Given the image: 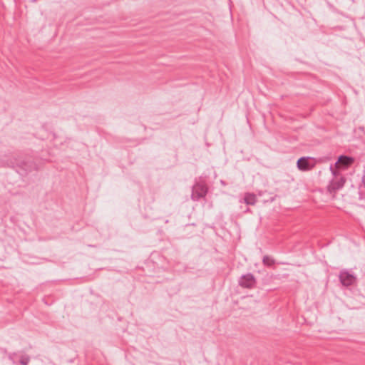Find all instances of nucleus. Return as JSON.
Returning a JSON list of instances; mask_svg holds the SVG:
<instances>
[{"instance_id":"nucleus-2","label":"nucleus","mask_w":365,"mask_h":365,"mask_svg":"<svg viewBox=\"0 0 365 365\" xmlns=\"http://www.w3.org/2000/svg\"><path fill=\"white\" fill-rule=\"evenodd\" d=\"M256 279L251 273L242 275L239 280L238 284L240 287L247 289H253L256 286Z\"/></svg>"},{"instance_id":"nucleus-4","label":"nucleus","mask_w":365,"mask_h":365,"mask_svg":"<svg viewBox=\"0 0 365 365\" xmlns=\"http://www.w3.org/2000/svg\"><path fill=\"white\" fill-rule=\"evenodd\" d=\"M339 277L341 283L346 287L352 285L356 280V277L354 274L346 270L341 271Z\"/></svg>"},{"instance_id":"nucleus-1","label":"nucleus","mask_w":365,"mask_h":365,"mask_svg":"<svg viewBox=\"0 0 365 365\" xmlns=\"http://www.w3.org/2000/svg\"><path fill=\"white\" fill-rule=\"evenodd\" d=\"M207 191L208 187L204 180L197 181L192 187L191 199L193 201H198L206 196Z\"/></svg>"},{"instance_id":"nucleus-6","label":"nucleus","mask_w":365,"mask_h":365,"mask_svg":"<svg viewBox=\"0 0 365 365\" xmlns=\"http://www.w3.org/2000/svg\"><path fill=\"white\" fill-rule=\"evenodd\" d=\"M354 162V159L351 157L341 155L336 162L335 165L338 168H347Z\"/></svg>"},{"instance_id":"nucleus-3","label":"nucleus","mask_w":365,"mask_h":365,"mask_svg":"<svg viewBox=\"0 0 365 365\" xmlns=\"http://www.w3.org/2000/svg\"><path fill=\"white\" fill-rule=\"evenodd\" d=\"M345 183V179L343 177L336 178L331 180L327 187L329 193L334 194L337 190L341 189Z\"/></svg>"},{"instance_id":"nucleus-9","label":"nucleus","mask_w":365,"mask_h":365,"mask_svg":"<svg viewBox=\"0 0 365 365\" xmlns=\"http://www.w3.org/2000/svg\"><path fill=\"white\" fill-rule=\"evenodd\" d=\"M19 167L24 169L26 172L31 170V166L28 165L25 162H21V165H19Z\"/></svg>"},{"instance_id":"nucleus-5","label":"nucleus","mask_w":365,"mask_h":365,"mask_svg":"<svg viewBox=\"0 0 365 365\" xmlns=\"http://www.w3.org/2000/svg\"><path fill=\"white\" fill-rule=\"evenodd\" d=\"M297 165L299 170L307 171L311 170L314 166V163L310 158L302 157L297 160Z\"/></svg>"},{"instance_id":"nucleus-12","label":"nucleus","mask_w":365,"mask_h":365,"mask_svg":"<svg viewBox=\"0 0 365 365\" xmlns=\"http://www.w3.org/2000/svg\"><path fill=\"white\" fill-rule=\"evenodd\" d=\"M330 169L331 170L332 173H333L334 175H336L335 172H334V171L333 170V169H332V167H330Z\"/></svg>"},{"instance_id":"nucleus-7","label":"nucleus","mask_w":365,"mask_h":365,"mask_svg":"<svg viewBox=\"0 0 365 365\" xmlns=\"http://www.w3.org/2000/svg\"><path fill=\"white\" fill-rule=\"evenodd\" d=\"M244 202L247 205H254L257 202V197L253 193H246L244 197Z\"/></svg>"},{"instance_id":"nucleus-8","label":"nucleus","mask_w":365,"mask_h":365,"mask_svg":"<svg viewBox=\"0 0 365 365\" xmlns=\"http://www.w3.org/2000/svg\"><path fill=\"white\" fill-rule=\"evenodd\" d=\"M262 262L264 265L272 266L274 264V259L270 257L269 256H264L262 259Z\"/></svg>"},{"instance_id":"nucleus-13","label":"nucleus","mask_w":365,"mask_h":365,"mask_svg":"<svg viewBox=\"0 0 365 365\" xmlns=\"http://www.w3.org/2000/svg\"><path fill=\"white\" fill-rule=\"evenodd\" d=\"M37 0H31L32 2H36Z\"/></svg>"},{"instance_id":"nucleus-11","label":"nucleus","mask_w":365,"mask_h":365,"mask_svg":"<svg viewBox=\"0 0 365 365\" xmlns=\"http://www.w3.org/2000/svg\"><path fill=\"white\" fill-rule=\"evenodd\" d=\"M362 182L364 185V187H365V174L364 175L363 178H362Z\"/></svg>"},{"instance_id":"nucleus-10","label":"nucleus","mask_w":365,"mask_h":365,"mask_svg":"<svg viewBox=\"0 0 365 365\" xmlns=\"http://www.w3.org/2000/svg\"><path fill=\"white\" fill-rule=\"evenodd\" d=\"M29 357L28 356H24V357H22L20 360V363L22 364V365H28L29 362Z\"/></svg>"}]
</instances>
